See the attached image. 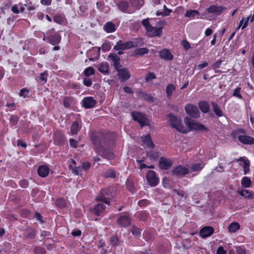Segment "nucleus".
<instances>
[{"label": "nucleus", "instance_id": "a878e982", "mask_svg": "<svg viewBox=\"0 0 254 254\" xmlns=\"http://www.w3.org/2000/svg\"><path fill=\"white\" fill-rule=\"evenodd\" d=\"M50 171L49 168L47 165H40L37 170V173L39 176L42 178H45L49 175Z\"/></svg>", "mask_w": 254, "mask_h": 254}, {"label": "nucleus", "instance_id": "69168bd1", "mask_svg": "<svg viewBox=\"0 0 254 254\" xmlns=\"http://www.w3.org/2000/svg\"><path fill=\"white\" fill-rule=\"evenodd\" d=\"M181 43L185 51H188L191 48L190 43L186 39H183Z\"/></svg>", "mask_w": 254, "mask_h": 254}, {"label": "nucleus", "instance_id": "79ce46f5", "mask_svg": "<svg viewBox=\"0 0 254 254\" xmlns=\"http://www.w3.org/2000/svg\"><path fill=\"white\" fill-rule=\"evenodd\" d=\"M109 243L113 247L118 246L120 244L119 238L117 235H113L110 238Z\"/></svg>", "mask_w": 254, "mask_h": 254}, {"label": "nucleus", "instance_id": "13d9d810", "mask_svg": "<svg viewBox=\"0 0 254 254\" xmlns=\"http://www.w3.org/2000/svg\"><path fill=\"white\" fill-rule=\"evenodd\" d=\"M19 121V118L17 115H13L11 116L9 119V124L10 126L13 127L15 126Z\"/></svg>", "mask_w": 254, "mask_h": 254}, {"label": "nucleus", "instance_id": "aec40b11", "mask_svg": "<svg viewBox=\"0 0 254 254\" xmlns=\"http://www.w3.org/2000/svg\"><path fill=\"white\" fill-rule=\"evenodd\" d=\"M172 165V161L164 157H160L159 161L160 168L163 170H168Z\"/></svg>", "mask_w": 254, "mask_h": 254}, {"label": "nucleus", "instance_id": "7ed1b4c3", "mask_svg": "<svg viewBox=\"0 0 254 254\" xmlns=\"http://www.w3.org/2000/svg\"><path fill=\"white\" fill-rule=\"evenodd\" d=\"M141 23L150 37H160L162 35L163 28L153 27L149 23V18L143 19Z\"/></svg>", "mask_w": 254, "mask_h": 254}, {"label": "nucleus", "instance_id": "e2e57ef3", "mask_svg": "<svg viewBox=\"0 0 254 254\" xmlns=\"http://www.w3.org/2000/svg\"><path fill=\"white\" fill-rule=\"evenodd\" d=\"M31 212L27 209H23L20 211V215L23 218H29Z\"/></svg>", "mask_w": 254, "mask_h": 254}, {"label": "nucleus", "instance_id": "052dcab7", "mask_svg": "<svg viewBox=\"0 0 254 254\" xmlns=\"http://www.w3.org/2000/svg\"><path fill=\"white\" fill-rule=\"evenodd\" d=\"M131 232L132 235L135 237H138L141 235V229L135 227V226H133L131 228Z\"/></svg>", "mask_w": 254, "mask_h": 254}, {"label": "nucleus", "instance_id": "2f4dec72", "mask_svg": "<svg viewBox=\"0 0 254 254\" xmlns=\"http://www.w3.org/2000/svg\"><path fill=\"white\" fill-rule=\"evenodd\" d=\"M104 30L107 33H111L116 31V27L112 21L106 22L103 26Z\"/></svg>", "mask_w": 254, "mask_h": 254}, {"label": "nucleus", "instance_id": "58836bf2", "mask_svg": "<svg viewBox=\"0 0 254 254\" xmlns=\"http://www.w3.org/2000/svg\"><path fill=\"white\" fill-rule=\"evenodd\" d=\"M176 90V87L173 84H169L166 87V93L168 99H170L172 96V93Z\"/></svg>", "mask_w": 254, "mask_h": 254}, {"label": "nucleus", "instance_id": "4be33fe9", "mask_svg": "<svg viewBox=\"0 0 254 254\" xmlns=\"http://www.w3.org/2000/svg\"><path fill=\"white\" fill-rule=\"evenodd\" d=\"M82 102L83 106L86 109L92 108L97 103L96 101L92 97H85Z\"/></svg>", "mask_w": 254, "mask_h": 254}, {"label": "nucleus", "instance_id": "0eeeda50", "mask_svg": "<svg viewBox=\"0 0 254 254\" xmlns=\"http://www.w3.org/2000/svg\"><path fill=\"white\" fill-rule=\"evenodd\" d=\"M113 193L111 190L107 188L102 189L98 195L96 197V200L99 201H102L106 204L109 205L110 200L112 197Z\"/></svg>", "mask_w": 254, "mask_h": 254}, {"label": "nucleus", "instance_id": "f257e3e1", "mask_svg": "<svg viewBox=\"0 0 254 254\" xmlns=\"http://www.w3.org/2000/svg\"><path fill=\"white\" fill-rule=\"evenodd\" d=\"M247 131L244 128H238L233 130L232 135L234 137H238L240 142L246 145H254V138L247 135Z\"/></svg>", "mask_w": 254, "mask_h": 254}, {"label": "nucleus", "instance_id": "f704fd0d", "mask_svg": "<svg viewBox=\"0 0 254 254\" xmlns=\"http://www.w3.org/2000/svg\"><path fill=\"white\" fill-rule=\"evenodd\" d=\"M149 52V49L146 48H139L136 49L133 53L132 56L139 57L143 56L145 54H147Z\"/></svg>", "mask_w": 254, "mask_h": 254}, {"label": "nucleus", "instance_id": "b1692460", "mask_svg": "<svg viewBox=\"0 0 254 254\" xmlns=\"http://www.w3.org/2000/svg\"><path fill=\"white\" fill-rule=\"evenodd\" d=\"M160 58L166 61H171L173 59V56L170 51L167 49H163L159 52Z\"/></svg>", "mask_w": 254, "mask_h": 254}, {"label": "nucleus", "instance_id": "c9c22d12", "mask_svg": "<svg viewBox=\"0 0 254 254\" xmlns=\"http://www.w3.org/2000/svg\"><path fill=\"white\" fill-rule=\"evenodd\" d=\"M211 105L212 107L213 112L218 117H221L223 116L222 110L220 108L218 104L214 102H211Z\"/></svg>", "mask_w": 254, "mask_h": 254}, {"label": "nucleus", "instance_id": "c03bdc74", "mask_svg": "<svg viewBox=\"0 0 254 254\" xmlns=\"http://www.w3.org/2000/svg\"><path fill=\"white\" fill-rule=\"evenodd\" d=\"M137 217L140 221L145 222L147 220L149 217V213L147 211L138 212Z\"/></svg>", "mask_w": 254, "mask_h": 254}, {"label": "nucleus", "instance_id": "f8f14e48", "mask_svg": "<svg viewBox=\"0 0 254 254\" xmlns=\"http://www.w3.org/2000/svg\"><path fill=\"white\" fill-rule=\"evenodd\" d=\"M186 114L192 118L198 119L200 117V113L197 107L193 104L189 103L185 107Z\"/></svg>", "mask_w": 254, "mask_h": 254}, {"label": "nucleus", "instance_id": "de8ad7c7", "mask_svg": "<svg viewBox=\"0 0 254 254\" xmlns=\"http://www.w3.org/2000/svg\"><path fill=\"white\" fill-rule=\"evenodd\" d=\"M204 167V164L201 163H194L191 165L190 170L192 172H199Z\"/></svg>", "mask_w": 254, "mask_h": 254}, {"label": "nucleus", "instance_id": "39448f33", "mask_svg": "<svg viewBox=\"0 0 254 254\" xmlns=\"http://www.w3.org/2000/svg\"><path fill=\"white\" fill-rule=\"evenodd\" d=\"M129 212H125L117 214L119 216L117 223L120 227L126 228L129 226L131 223Z\"/></svg>", "mask_w": 254, "mask_h": 254}, {"label": "nucleus", "instance_id": "ddd939ff", "mask_svg": "<svg viewBox=\"0 0 254 254\" xmlns=\"http://www.w3.org/2000/svg\"><path fill=\"white\" fill-rule=\"evenodd\" d=\"M146 179L148 184L151 187L156 186L159 182V179L157 177L155 172L152 170H149L147 172Z\"/></svg>", "mask_w": 254, "mask_h": 254}, {"label": "nucleus", "instance_id": "f03ea898", "mask_svg": "<svg viewBox=\"0 0 254 254\" xmlns=\"http://www.w3.org/2000/svg\"><path fill=\"white\" fill-rule=\"evenodd\" d=\"M168 117L169 119L170 125L172 128L183 133H186L189 131L184 127L182 123V120L174 114L169 113Z\"/></svg>", "mask_w": 254, "mask_h": 254}, {"label": "nucleus", "instance_id": "1a4fd4ad", "mask_svg": "<svg viewBox=\"0 0 254 254\" xmlns=\"http://www.w3.org/2000/svg\"><path fill=\"white\" fill-rule=\"evenodd\" d=\"M108 135L104 133H100L99 135H96L94 133L90 135V139L92 143L98 146V147L102 146V144L104 143L106 144L107 143L106 139L108 138Z\"/></svg>", "mask_w": 254, "mask_h": 254}, {"label": "nucleus", "instance_id": "6e6d98bb", "mask_svg": "<svg viewBox=\"0 0 254 254\" xmlns=\"http://www.w3.org/2000/svg\"><path fill=\"white\" fill-rule=\"evenodd\" d=\"M34 218H35L37 221L39 222V223L40 224H43L44 223H45V221L43 219V216L38 212H36L35 213V214L34 215Z\"/></svg>", "mask_w": 254, "mask_h": 254}, {"label": "nucleus", "instance_id": "a18cd8bd", "mask_svg": "<svg viewBox=\"0 0 254 254\" xmlns=\"http://www.w3.org/2000/svg\"><path fill=\"white\" fill-rule=\"evenodd\" d=\"M240 228V225L238 223L232 222L228 227V230L231 233H235Z\"/></svg>", "mask_w": 254, "mask_h": 254}, {"label": "nucleus", "instance_id": "680f3d73", "mask_svg": "<svg viewBox=\"0 0 254 254\" xmlns=\"http://www.w3.org/2000/svg\"><path fill=\"white\" fill-rule=\"evenodd\" d=\"M172 12V9L168 8V9L164 11H162V12L159 11H156V15L157 16H169Z\"/></svg>", "mask_w": 254, "mask_h": 254}, {"label": "nucleus", "instance_id": "ea45409f", "mask_svg": "<svg viewBox=\"0 0 254 254\" xmlns=\"http://www.w3.org/2000/svg\"><path fill=\"white\" fill-rule=\"evenodd\" d=\"M138 95L140 96V97L143 100L151 102L153 101V97L150 94H147L144 92L140 91L138 92Z\"/></svg>", "mask_w": 254, "mask_h": 254}, {"label": "nucleus", "instance_id": "09e8293b", "mask_svg": "<svg viewBox=\"0 0 254 254\" xmlns=\"http://www.w3.org/2000/svg\"><path fill=\"white\" fill-rule=\"evenodd\" d=\"M146 156L150 160H157L159 157V152L156 151H150L146 153Z\"/></svg>", "mask_w": 254, "mask_h": 254}, {"label": "nucleus", "instance_id": "0e129e2a", "mask_svg": "<svg viewBox=\"0 0 254 254\" xmlns=\"http://www.w3.org/2000/svg\"><path fill=\"white\" fill-rule=\"evenodd\" d=\"M155 78H156V75L154 72H150L147 73L145 76L146 82H149Z\"/></svg>", "mask_w": 254, "mask_h": 254}, {"label": "nucleus", "instance_id": "5701e85b", "mask_svg": "<svg viewBox=\"0 0 254 254\" xmlns=\"http://www.w3.org/2000/svg\"><path fill=\"white\" fill-rule=\"evenodd\" d=\"M116 70L118 71V75L120 79L126 81L130 78V75L127 68H123L121 69L119 68Z\"/></svg>", "mask_w": 254, "mask_h": 254}, {"label": "nucleus", "instance_id": "6e6552de", "mask_svg": "<svg viewBox=\"0 0 254 254\" xmlns=\"http://www.w3.org/2000/svg\"><path fill=\"white\" fill-rule=\"evenodd\" d=\"M133 120L138 123L141 127L149 125L146 115L141 112L133 111L131 113Z\"/></svg>", "mask_w": 254, "mask_h": 254}, {"label": "nucleus", "instance_id": "72a5a7b5", "mask_svg": "<svg viewBox=\"0 0 254 254\" xmlns=\"http://www.w3.org/2000/svg\"><path fill=\"white\" fill-rule=\"evenodd\" d=\"M131 7L135 9V11L142 7L144 4V0H129Z\"/></svg>", "mask_w": 254, "mask_h": 254}, {"label": "nucleus", "instance_id": "6ab92c4d", "mask_svg": "<svg viewBox=\"0 0 254 254\" xmlns=\"http://www.w3.org/2000/svg\"><path fill=\"white\" fill-rule=\"evenodd\" d=\"M107 60L111 63V64L114 66L116 69L120 68L121 65L120 64V58L115 53H110L108 56Z\"/></svg>", "mask_w": 254, "mask_h": 254}, {"label": "nucleus", "instance_id": "bb28decb", "mask_svg": "<svg viewBox=\"0 0 254 254\" xmlns=\"http://www.w3.org/2000/svg\"><path fill=\"white\" fill-rule=\"evenodd\" d=\"M53 21L60 25H65L67 23V19L64 14H57L54 16Z\"/></svg>", "mask_w": 254, "mask_h": 254}, {"label": "nucleus", "instance_id": "c85d7f7f", "mask_svg": "<svg viewBox=\"0 0 254 254\" xmlns=\"http://www.w3.org/2000/svg\"><path fill=\"white\" fill-rule=\"evenodd\" d=\"M141 141L146 145L148 147L153 149L155 147V144L153 143L151 140V136L148 134L141 138Z\"/></svg>", "mask_w": 254, "mask_h": 254}, {"label": "nucleus", "instance_id": "49530a36", "mask_svg": "<svg viewBox=\"0 0 254 254\" xmlns=\"http://www.w3.org/2000/svg\"><path fill=\"white\" fill-rule=\"evenodd\" d=\"M199 14L198 11L196 10H188L185 14V16L190 18H194L195 16Z\"/></svg>", "mask_w": 254, "mask_h": 254}, {"label": "nucleus", "instance_id": "774afa93", "mask_svg": "<svg viewBox=\"0 0 254 254\" xmlns=\"http://www.w3.org/2000/svg\"><path fill=\"white\" fill-rule=\"evenodd\" d=\"M63 105L65 108H68L71 105V100L69 97H65L63 100Z\"/></svg>", "mask_w": 254, "mask_h": 254}, {"label": "nucleus", "instance_id": "7c9ffc66", "mask_svg": "<svg viewBox=\"0 0 254 254\" xmlns=\"http://www.w3.org/2000/svg\"><path fill=\"white\" fill-rule=\"evenodd\" d=\"M126 187L127 190L131 192L134 193L136 191V189L135 187L134 183L132 180L127 178L125 182Z\"/></svg>", "mask_w": 254, "mask_h": 254}, {"label": "nucleus", "instance_id": "4d7b16f0", "mask_svg": "<svg viewBox=\"0 0 254 254\" xmlns=\"http://www.w3.org/2000/svg\"><path fill=\"white\" fill-rule=\"evenodd\" d=\"M48 72L47 70L44 71L40 74L39 76L40 80L43 82V84L46 83L47 81V77L48 76Z\"/></svg>", "mask_w": 254, "mask_h": 254}, {"label": "nucleus", "instance_id": "2eb2a0df", "mask_svg": "<svg viewBox=\"0 0 254 254\" xmlns=\"http://www.w3.org/2000/svg\"><path fill=\"white\" fill-rule=\"evenodd\" d=\"M227 9V7L222 5H212L205 9L207 13L216 15H220Z\"/></svg>", "mask_w": 254, "mask_h": 254}, {"label": "nucleus", "instance_id": "412c9836", "mask_svg": "<svg viewBox=\"0 0 254 254\" xmlns=\"http://www.w3.org/2000/svg\"><path fill=\"white\" fill-rule=\"evenodd\" d=\"M214 232V228L211 226H204L199 231V236L202 238H205L211 236Z\"/></svg>", "mask_w": 254, "mask_h": 254}, {"label": "nucleus", "instance_id": "cd10ccee", "mask_svg": "<svg viewBox=\"0 0 254 254\" xmlns=\"http://www.w3.org/2000/svg\"><path fill=\"white\" fill-rule=\"evenodd\" d=\"M81 124L75 121L72 123L70 127V132L72 135H76L81 128Z\"/></svg>", "mask_w": 254, "mask_h": 254}, {"label": "nucleus", "instance_id": "473e14b6", "mask_svg": "<svg viewBox=\"0 0 254 254\" xmlns=\"http://www.w3.org/2000/svg\"><path fill=\"white\" fill-rule=\"evenodd\" d=\"M198 107L201 112L203 113H207L210 110L209 103L206 101H200L199 102Z\"/></svg>", "mask_w": 254, "mask_h": 254}, {"label": "nucleus", "instance_id": "bf43d9fd", "mask_svg": "<svg viewBox=\"0 0 254 254\" xmlns=\"http://www.w3.org/2000/svg\"><path fill=\"white\" fill-rule=\"evenodd\" d=\"M241 88L237 87L234 91L232 96L239 99H243V96L241 94Z\"/></svg>", "mask_w": 254, "mask_h": 254}, {"label": "nucleus", "instance_id": "4468645a", "mask_svg": "<svg viewBox=\"0 0 254 254\" xmlns=\"http://www.w3.org/2000/svg\"><path fill=\"white\" fill-rule=\"evenodd\" d=\"M189 173V169L185 166L179 165L173 168L172 174L178 177H183Z\"/></svg>", "mask_w": 254, "mask_h": 254}, {"label": "nucleus", "instance_id": "9d476101", "mask_svg": "<svg viewBox=\"0 0 254 254\" xmlns=\"http://www.w3.org/2000/svg\"><path fill=\"white\" fill-rule=\"evenodd\" d=\"M117 8L121 11L128 13L132 14L135 12V9L131 7L130 2L127 0H121L117 4Z\"/></svg>", "mask_w": 254, "mask_h": 254}, {"label": "nucleus", "instance_id": "864d4df0", "mask_svg": "<svg viewBox=\"0 0 254 254\" xmlns=\"http://www.w3.org/2000/svg\"><path fill=\"white\" fill-rule=\"evenodd\" d=\"M10 99L11 101L10 102H7L6 103L5 106L8 108L7 111H12L16 109V105L14 102L13 98H10Z\"/></svg>", "mask_w": 254, "mask_h": 254}, {"label": "nucleus", "instance_id": "37998d69", "mask_svg": "<svg viewBox=\"0 0 254 254\" xmlns=\"http://www.w3.org/2000/svg\"><path fill=\"white\" fill-rule=\"evenodd\" d=\"M103 177L105 178L114 179L116 177V172L113 169L111 168L104 172Z\"/></svg>", "mask_w": 254, "mask_h": 254}, {"label": "nucleus", "instance_id": "c756f323", "mask_svg": "<svg viewBox=\"0 0 254 254\" xmlns=\"http://www.w3.org/2000/svg\"><path fill=\"white\" fill-rule=\"evenodd\" d=\"M238 192L240 195L242 196L245 198L252 199L254 197V191H250L249 190L246 189H242L240 190H238Z\"/></svg>", "mask_w": 254, "mask_h": 254}, {"label": "nucleus", "instance_id": "a211bd4d", "mask_svg": "<svg viewBox=\"0 0 254 254\" xmlns=\"http://www.w3.org/2000/svg\"><path fill=\"white\" fill-rule=\"evenodd\" d=\"M132 43L130 41L124 42L122 40H119L114 47L115 50H127L131 49Z\"/></svg>", "mask_w": 254, "mask_h": 254}, {"label": "nucleus", "instance_id": "dca6fc26", "mask_svg": "<svg viewBox=\"0 0 254 254\" xmlns=\"http://www.w3.org/2000/svg\"><path fill=\"white\" fill-rule=\"evenodd\" d=\"M95 151L102 157L108 160L112 159L114 157V153L113 152L103 146L98 147L96 149Z\"/></svg>", "mask_w": 254, "mask_h": 254}, {"label": "nucleus", "instance_id": "9b49d317", "mask_svg": "<svg viewBox=\"0 0 254 254\" xmlns=\"http://www.w3.org/2000/svg\"><path fill=\"white\" fill-rule=\"evenodd\" d=\"M43 40L50 43L52 45H58L62 40V36L60 31L55 32L53 34H49V35L43 38Z\"/></svg>", "mask_w": 254, "mask_h": 254}, {"label": "nucleus", "instance_id": "393cba45", "mask_svg": "<svg viewBox=\"0 0 254 254\" xmlns=\"http://www.w3.org/2000/svg\"><path fill=\"white\" fill-rule=\"evenodd\" d=\"M106 207L104 203H98L95 205L94 207L91 209V211L95 215L99 216L100 214L106 209Z\"/></svg>", "mask_w": 254, "mask_h": 254}, {"label": "nucleus", "instance_id": "423d86ee", "mask_svg": "<svg viewBox=\"0 0 254 254\" xmlns=\"http://www.w3.org/2000/svg\"><path fill=\"white\" fill-rule=\"evenodd\" d=\"M36 230L31 227H27L23 230V240L27 244H31L36 236Z\"/></svg>", "mask_w": 254, "mask_h": 254}, {"label": "nucleus", "instance_id": "3c124183", "mask_svg": "<svg viewBox=\"0 0 254 254\" xmlns=\"http://www.w3.org/2000/svg\"><path fill=\"white\" fill-rule=\"evenodd\" d=\"M238 161H243L244 162V166H243V167L245 169V171H244V174L246 175L247 174L248 172H249V167L250 166V162H249V161L248 160H245L242 157H240L238 160Z\"/></svg>", "mask_w": 254, "mask_h": 254}, {"label": "nucleus", "instance_id": "4c0bfd02", "mask_svg": "<svg viewBox=\"0 0 254 254\" xmlns=\"http://www.w3.org/2000/svg\"><path fill=\"white\" fill-rule=\"evenodd\" d=\"M109 64L107 63H102L99 64L98 70L104 74L109 73Z\"/></svg>", "mask_w": 254, "mask_h": 254}, {"label": "nucleus", "instance_id": "e433bc0d", "mask_svg": "<svg viewBox=\"0 0 254 254\" xmlns=\"http://www.w3.org/2000/svg\"><path fill=\"white\" fill-rule=\"evenodd\" d=\"M130 42L132 43V48L141 47L144 44V39L142 38H133Z\"/></svg>", "mask_w": 254, "mask_h": 254}, {"label": "nucleus", "instance_id": "f3484780", "mask_svg": "<svg viewBox=\"0 0 254 254\" xmlns=\"http://www.w3.org/2000/svg\"><path fill=\"white\" fill-rule=\"evenodd\" d=\"M53 140L54 144L58 146L63 145L66 142L64 134L61 131H57L54 134Z\"/></svg>", "mask_w": 254, "mask_h": 254}, {"label": "nucleus", "instance_id": "a19ab883", "mask_svg": "<svg viewBox=\"0 0 254 254\" xmlns=\"http://www.w3.org/2000/svg\"><path fill=\"white\" fill-rule=\"evenodd\" d=\"M19 95L24 98H29L31 96V91L27 88H22L19 91Z\"/></svg>", "mask_w": 254, "mask_h": 254}, {"label": "nucleus", "instance_id": "5fc2aeb1", "mask_svg": "<svg viewBox=\"0 0 254 254\" xmlns=\"http://www.w3.org/2000/svg\"><path fill=\"white\" fill-rule=\"evenodd\" d=\"M33 252L35 254H46L45 249L41 246H37L34 248Z\"/></svg>", "mask_w": 254, "mask_h": 254}, {"label": "nucleus", "instance_id": "338daca9", "mask_svg": "<svg viewBox=\"0 0 254 254\" xmlns=\"http://www.w3.org/2000/svg\"><path fill=\"white\" fill-rule=\"evenodd\" d=\"M19 186L22 188H27L29 186V182L26 179L21 180L19 181Z\"/></svg>", "mask_w": 254, "mask_h": 254}, {"label": "nucleus", "instance_id": "20e7f679", "mask_svg": "<svg viewBox=\"0 0 254 254\" xmlns=\"http://www.w3.org/2000/svg\"><path fill=\"white\" fill-rule=\"evenodd\" d=\"M184 122L190 129L189 130H203L208 131V128L202 124H200L195 122L193 120H191L188 117H186L184 119Z\"/></svg>", "mask_w": 254, "mask_h": 254}, {"label": "nucleus", "instance_id": "8fccbe9b", "mask_svg": "<svg viewBox=\"0 0 254 254\" xmlns=\"http://www.w3.org/2000/svg\"><path fill=\"white\" fill-rule=\"evenodd\" d=\"M242 186L246 188H249L252 184L251 179L248 177H244L241 180Z\"/></svg>", "mask_w": 254, "mask_h": 254}, {"label": "nucleus", "instance_id": "603ef678", "mask_svg": "<svg viewBox=\"0 0 254 254\" xmlns=\"http://www.w3.org/2000/svg\"><path fill=\"white\" fill-rule=\"evenodd\" d=\"M83 73L85 76L88 77L95 74V70L92 66H89L84 69Z\"/></svg>", "mask_w": 254, "mask_h": 254}]
</instances>
